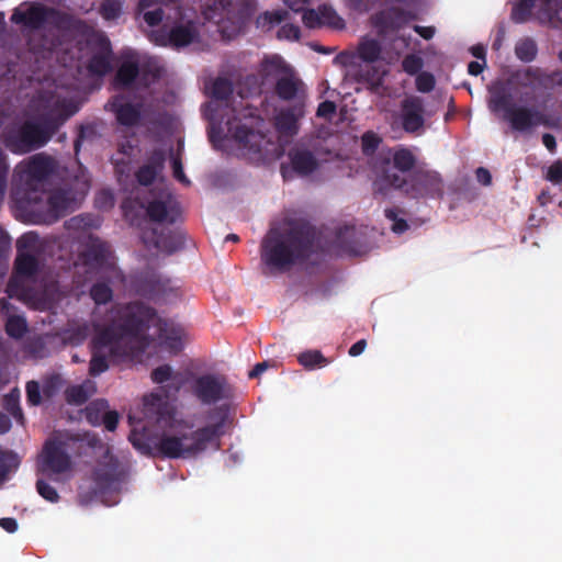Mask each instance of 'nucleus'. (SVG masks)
<instances>
[{
	"mask_svg": "<svg viewBox=\"0 0 562 562\" xmlns=\"http://www.w3.org/2000/svg\"><path fill=\"white\" fill-rule=\"evenodd\" d=\"M156 317L155 308L143 302H130L120 307L92 339L90 374L99 375L108 370V353L119 359L143 355L150 345L147 331Z\"/></svg>",
	"mask_w": 562,
	"mask_h": 562,
	"instance_id": "nucleus-1",
	"label": "nucleus"
},
{
	"mask_svg": "<svg viewBox=\"0 0 562 562\" xmlns=\"http://www.w3.org/2000/svg\"><path fill=\"white\" fill-rule=\"evenodd\" d=\"M316 228L302 217H286L271 227L260 245L261 262L270 273H282L303 263L316 251Z\"/></svg>",
	"mask_w": 562,
	"mask_h": 562,
	"instance_id": "nucleus-2",
	"label": "nucleus"
},
{
	"mask_svg": "<svg viewBox=\"0 0 562 562\" xmlns=\"http://www.w3.org/2000/svg\"><path fill=\"white\" fill-rule=\"evenodd\" d=\"M72 454L86 457L89 463L95 461L98 464L93 471V483L91 499H100L109 504L108 496L117 494L124 479V471L121 469L117 459L111 453L110 447L104 443L97 434L83 432L72 434Z\"/></svg>",
	"mask_w": 562,
	"mask_h": 562,
	"instance_id": "nucleus-3",
	"label": "nucleus"
},
{
	"mask_svg": "<svg viewBox=\"0 0 562 562\" xmlns=\"http://www.w3.org/2000/svg\"><path fill=\"white\" fill-rule=\"evenodd\" d=\"M36 492L47 502L57 503L59 495L50 482L61 483L70 474V431L56 430L46 440L37 459Z\"/></svg>",
	"mask_w": 562,
	"mask_h": 562,
	"instance_id": "nucleus-4",
	"label": "nucleus"
},
{
	"mask_svg": "<svg viewBox=\"0 0 562 562\" xmlns=\"http://www.w3.org/2000/svg\"><path fill=\"white\" fill-rule=\"evenodd\" d=\"M70 117V101L63 100L42 114L38 122L26 121L5 136V146L15 154H25L43 147Z\"/></svg>",
	"mask_w": 562,
	"mask_h": 562,
	"instance_id": "nucleus-5",
	"label": "nucleus"
},
{
	"mask_svg": "<svg viewBox=\"0 0 562 562\" xmlns=\"http://www.w3.org/2000/svg\"><path fill=\"white\" fill-rule=\"evenodd\" d=\"M57 170V162L45 154L32 156L18 171V182L14 184L11 196L16 206L27 203L41 192L46 191L50 178Z\"/></svg>",
	"mask_w": 562,
	"mask_h": 562,
	"instance_id": "nucleus-6",
	"label": "nucleus"
},
{
	"mask_svg": "<svg viewBox=\"0 0 562 562\" xmlns=\"http://www.w3.org/2000/svg\"><path fill=\"white\" fill-rule=\"evenodd\" d=\"M490 109L493 112L503 110L504 119L509 123L510 127L517 132H529L538 125L546 127H555L557 123L535 108L516 105L510 101L509 95L499 93L494 95L490 101Z\"/></svg>",
	"mask_w": 562,
	"mask_h": 562,
	"instance_id": "nucleus-7",
	"label": "nucleus"
},
{
	"mask_svg": "<svg viewBox=\"0 0 562 562\" xmlns=\"http://www.w3.org/2000/svg\"><path fill=\"white\" fill-rule=\"evenodd\" d=\"M45 192H41L34 199L27 200V206L20 204L23 211L35 224H52L58 221L70 205V195L67 190H54L44 200Z\"/></svg>",
	"mask_w": 562,
	"mask_h": 562,
	"instance_id": "nucleus-8",
	"label": "nucleus"
},
{
	"mask_svg": "<svg viewBox=\"0 0 562 562\" xmlns=\"http://www.w3.org/2000/svg\"><path fill=\"white\" fill-rule=\"evenodd\" d=\"M52 256L60 261L44 283V294L49 303H57L70 292V248L67 240H55L52 246Z\"/></svg>",
	"mask_w": 562,
	"mask_h": 562,
	"instance_id": "nucleus-9",
	"label": "nucleus"
},
{
	"mask_svg": "<svg viewBox=\"0 0 562 562\" xmlns=\"http://www.w3.org/2000/svg\"><path fill=\"white\" fill-rule=\"evenodd\" d=\"M80 266L88 274L113 270L114 261L110 244L90 235L82 245L78 261L72 262V269H78Z\"/></svg>",
	"mask_w": 562,
	"mask_h": 562,
	"instance_id": "nucleus-10",
	"label": "nucleus"
},
{
	"mask_svg": "<svg viewBox=\"0 0 562 562\" xmlns=\"http://www.w3.org/2000/svg\"><path fill=\"white\" fill-rule=\"evenodd\" d=\"M200 35L199 23L194 16L187 13H179V20L169 29H159L151 33V41L159 46H172L176 48L186 47L195 41Z\"/></svg>",
	"mask_w": 562,
	"mask_h": 562,
	"instance_id": "nucleus-11",
	"label": "nucleus"
},
{
	"mask_svg": "<svg viewBox=\"0 0 562 562\" xmlns=\"http://www.w3.org/2000/svg\"><path fill=\"white\" fill-rule=\"evenodd\" d=\"M207 419L213 420V424L198 428L190 434H181V443L183 448L192 446L196 442L199 436L204 438L202 441L203 447L201 453L204 452L210 445L220 446V438L225 434V425L228 422V408L225 405L216 406L207 412Z\"/></svg>",
	"mask_w": 562,
	"mask_h": 562,
	"instance_id": "nucleus-12",
	"label": "nucleus"
},
{
	"mask_svg": "<svg viewBox=\"0 0 562 562\" xmlns=\"http://www.w3.org/2000/svg\"><path fill=\"white\" fill-rule=\"evenodd\" d=\"M192 394L206 405L215 404L233 396V389L224 375L205 373L196 376L191 385Z\"/></svg>",
	"mask_w": 562,
	"mask_h": 562,
	"instance_id": "nucleus-13",
	"label": "nucleus"
},
{
	"mask_svg": "<svg viewBox=\"0 0 562 562\" xmlns=\"http://www.w3.org/2000/svg\"><path fill=\"white\" fill-rule=\"evenodd\" d=\"M86 46L89 58L86 69L91 78H102L111 71L112 47L104 34L93 33L87 37Z\"/></svg>",
	"mask_w": 562,
	"mask_h": 562,
	"instance_id": "nucleus-14",
	"label": "nucleus"
},
{
	"mask_svg": "<svg viewBox=\"0 0 562 562\" xmlns=\"http://www.w3.org/2000/svg\"><path fill=\"white\" fill-rule=\"evenodd\" d=\"M109 106L114 113L116 122L125 127H136L148 123H157L148 117V109L142 102H132L124 95H114L109 101Z\"/></svg>",
	"mask_w": 562,
	"mask_h": 562,
	"instance_id": "nucleus-15",
	"label": "nucleus"
},
{
	"mask_svg": "<svg viewBox=\"0 0 562 562\" xmlns=\"http://www.w3.org/2000/svg\"><path fill=\"white\" fill-rule=\"evenodd\" d=\"M394 124H397L407 134L419 135L425 126L424 100L417 95L403 99L398 113L394 115Z\"/></svg>",
	"mask_w": 562,
	"mask_h": 562,
	"instance_id": "nucleus-16",
	"label": "nucleus"
},
{
	"mask_svg": "<svg viewBox=\"0 0 562 562\" xmlns=\"http://www.w3.org/2000/svg\"><path fill=\"white\" fill-rule=\"evenodd\" d=\"M443 194V182L434 170L418 169L409 173L407 198H437Z\"/></svg>",
	"mask_w": 562,
	"mask_h": 562,
	"instance_id": "nucleus-17",
	"label": "nucleus"
},
{
	"mask_svg": "<svg viewBox=\"0 0 562 562\" xmlns=\"http://www.w3.org/2000/svg\"><path fill=\"white\" fill-rule=\"evenodd\" d=\"M180 390L179 384H168L160 387V392L150 393L143 398L144 412L148 417H154L157 423L168 422L172 418L170 397H176Z\"/></svg>",
	"mask_w": 562,
	"mask_h": 562,
	"instance_id": "nucleus-18",
	"label": "nucleus"
},
{
	"mask_svg": "<svg viewBox=\"0 0 562 562\" xmlns=\"http://www.w3.org/2000/svg\"><path fill=\"white\" fill-rule=\"evenodd\" d=\"M415 14L398 7H390L380 10L371 15V25L376 30L380 37L398 32Z\"/></svg>",
	"mask_w": 562,
	"mask_h": 562,
	"instance_id": "nucleus-19",
	"label": "nucleus"
},
{
	"mask_svg": "<svg viewBox=\"0 0 562 562\" xmlns=\"http://www.w3.org/2000/svg\"><path fill=\"white\" fill-rule=\"evenodd\" d=\"M36 236L32 233L24 234L18 240L19 252L14 261V274L9 281V289L18 283L20 279H32L38 271V260L35 255L22 251L21 248L30 247L35 243Z\"/></svg>",
	"mask_w": 562,
	"mask_h": 562,
	"instance_id": "nucleus-20",
	"label": "nucleus"
},
{
	"mask_svg": "<svg viewBox=\"0 0 562 562\" xmlns=\"http://www.w3.org/2000/svg\"><path fill=\"white\" fill-rule=\"evenodd\" d=\"M80 418H85L92 426L103 425L106 430L114 431L117 427L120 415L116 411L109 409V403L104 398L90 402L79 411Z\"/></svg>",
	"mask_w": 562,
	"mask_h": 562,
	"instance_id": "nucleus-21",
	"label": "nucleus"
},
{
	"mask_svg": "<svg viewBox=\"0 0 562 562\" xmlns=\"http://www.w3.org/2000/svg\"><path fill=\"white\" fill-rule=\"evenodd\" d=\"M196 442L186 449L182 446L180 436L162 435L156 441L157 456L169 459L191 458L201 453L202 441L204 438H196Z\"/></svg>",
	"mask_w": 562,
	"mask_h": 562,
	"instance_id": "nucleus-22",
	"label": "nucleus"
},
{
	"mask_svg": "<svg viewBox=\"0 0 562 562\" xmlns=\"http://www.w3.org/2000/svg\"><path fill=\"white\" fill-rule=\"evenodd\" d=\"M401 172L394 167H385L373 182V191L375 194L387 196L392 190H397L407 196L409 188V175Z\"/></svg>",
	"mask_w": 562,
	"mask_h": 562,
	"instance_id": "nucleus-23",
	"label": "nucleus"
},
{
	"mask_svg": "<svg viewBox=\"0 0 562 562\" xmlns=\"http://www.w3.org/2000/svg\"><path fill=\"white\" fill-rule=\"evenodd\" d=\"M47 13L48 7L25 2L13 11L11 21L31 30H42L45 27Z\"/></svg>",
	"mask_w": 562,
	"mask_h": 562,
	"instance_id": "nucleus-24",
	"label": "nucleus"
},
{
	"mask_svg": "<svg viewBox=\"0 0 562 562\" xmlns=\"http://www.w3.org/2000/svg\"><path fill=\"white\" fill-rule=\"evenodd\" d=\"M334 243L341 254L360 255L366 250L364 236L355 225L338 227Z\"/></svg>",
	"mask_w": 562,
	"mask_h": 562,
	"instance_id": "nucleus-25",
	"label": "nucleus"
},
{
	"mask_svg": "<svg viewBox=\"0 0 562 562\" xmlns=\"http://www.w3.org/2000/svg\"><path fill=\"white\" fill-rule=\"evenodd\" d=\"M228 133L244 148L254 154H260L266 143V136L259 131L247 127L244 124H235L233 121L227 122Z\"/></svg>",
	"mask_w": 562,
	"mask_h": 562,
	"instance_id": "nucleus-26",
	"label": "nucleus"
},
{
	"mask_svg": "<svg viewBox=\"0 0 562 562\" xmlns=\"http://www.w3.org/2000/svg\"><path fill=\"white\" fill-rule=\"evenodd\" d=\"M146 214L151 222L175 224L181 215V210L171 199L153 200L146 206Z\"/></svg>",
	"mask_w": 562,
	"mask_h": 562,
	"instance_id": "nucleus-27",
	"label": "nucleus"
},
{
	"mask_svg": "<svg viewBox=\"0 0 562 562\" xmlns=\"http://www.w3.org/2000/svg\"><path fill=\"white\" fill-rule=\"evenodd\" d=\"M226 4V21L237 26H245L257 9V0H221Z\"/></svg>",
	"mask_w": 562,
	"mask_h": 562,
	"instance_id": "nucleus-28",
	"label": "nucleus"
},
{
	"mask_svg": "<svg viewBox=\"0 0 562 562\" xmlns=\"http://www.w3.org/2000/svg\"><path fill=\"white\" fill-rule=\"evenodd\" d=\"M166 161V154L164 149H154L147 162L140 166L135 172V178L140 186H150L156 180L157 176L164 170Z\"/></svg>",
	"mask_w": 562,
	"mask_h": 562,
	"instance_id": "nucleus-29",
	"label": "nucleus"
},
{
	"mask_svg": "<svg viewBox=\"0 0 562 562\" xmlns=\"http://www.w3.org/2000/svg\"><path fill=\"white\" fill-rule=\"evenodd\" d=\"M157 327L160 345L172 353L180 352L183 348V329L167 319H158Z\"/></svg>",
	"mask_w": 562,
	"mask_h": 562,
	"instance_id": "nucleus-30",
	"label": "nucleus"
},
{
	"mask_svg": "<svg viewBox=\"0 0 562 562\" xmlns=\"http://www.w3.org/2000/svg\"><path fill=\"white\" fill-rule=\"evenodd\" d=\"M288 156L293 171L300 176H308L318 168L315 155L306 148L294 147L290 149Z\"/></svg>",
	"mask_w": 562,
	"mask_h": 562,
	"instance_id": "nucleus-31",
	"label": "nucleus"
},
{
	"mask_svg": "<svg viewBox=\"0 0 562 562\" xmlns=\"http://www.w3.org/2000/svg\"><path fill=\"white\" fill-rule=\"evenodd\" d=\"M290 71V67L279 55L266 56L259 66V75L266 85L277 82L281 76Z\"/></svg>",
	"mask_w": 562,
	"mask_h": 562,
	"instance_id": "nucleus-32",
	"label": "nucleus"
},
{
	"mask_svg": "<svg viewBox=\"0 0 562 562\" xmlns=\"http://www.w3.org/2000/svg\"><path fill=\"white\" fill-rule=\"evenodd\" d=\"M139 75V64L134 57L124 58L119 66L114 80L122 88L131 87Z\"/></svg>",
	"mask_w": 562,
	"mask_h": 562,
	"instance_id": "nucleus-33",
	"label": "nucleus"
},
{
	"mask_svg": "<svg viewBox=\"0 0 562 562\" xmlns=\"http://www.w3.org/2000/svg\"><path fill=\"white\" fill-rule=\"evenodd\" d=\"M417 158L413 150L405 146H397L392 150V167L401 172L412 173Z\"/></svg>",
	"mask_w": 562,
	"mask_h": 562,
	"instance_id": "nucleus-34",
	"label": "nucleus"
},
{
	"mask_svg": "<svg viewBox=\"0 0 562 562\" xmlns=\"http://www.w3.org/2000/svg\"><path fill=\"white\" fill-rule=\"evenodd\" d=\"M539 2V10L537 12V19L540 21V13L544 8V0H519L512 10L510 18L515 23L527 22L532 14L533 8Z\"/></svg>",
	"mask_w": 562,
	"mask_h": 562,
	"instance_id": "nucleus-35",
	"label": "nucleus"
},
{
	"mask_svg": "<svg viewBox=\"0 0 562 562\" xmlns=\"http://www.w3.org/2000/svg\"><path fill=\"white\" fill-rule=\"evenodd\" d=\"M540 22L548 23L553 27L562 26V0H544Z\"/></svg>",
	"mask_w": 562,
	"mask_h": 562,
	"instance_id": "nucleus-36",
	"label": "nucleus"
},
{
	"mask_svg": "<svg viewBox=\"0 0 562 562\" xmlns=\"http://www.w3.org/2000/svg\"><path fill=\"white\" fill-rule=\"evenodd\" d=\"M297 120L294 109L281 111L276 116V127L280 133L293 136L299 130Z\"/></svg>",
	"mask_w": 562,
	"mask_h": 562,
	"instance_id": "nucleus-37",
	"label": "nucleus"
},
{
	"mask_svg": "<svg viewBox=\"0 0 562 562\" xmlns=\"http://www.w3.org/2000/svg\"><path fill=\"white\" fill-rule=\"evenodd\" d=\"M48 31L63 33L70 30V14L54 8H48L45 27Z\"/></svg>",
	"mask_w": 562,
	"mask_h": 562,
	"instance_id": "nucleus-38",
	"label": "nucleus"
},
{
	"mask_svg": "<svg viewBox=\"0 0 562 562\" xmlns=\"http://www.w3.org/2000/svg\"><path fill=\"white\" fill-rule=\"evenodd\" d=\"M522 86L550 88V72H546L540 67H528L525 69Z\"/></svg>",
	"mask_w": 562,
	"mask_h": 562,
	"instance_id": "nucleus-39",
	"label": "nucleus"
},
{
	"mask_svg": "<svg viewBox=\"0 0 562 562\" xmlns=\"http://www.w3.org/2000/svg\"><path fill=\"white\" fill-rule=\"evenodd\" d=\"M276 93L282 100H292L295 98L297 93V81L291 71L277 80Z\"/></svg>",
	"mask_w": 562,
	"mask_h": 562,
	"instance_id": "nucleus-40",
	"label": "nucleus"
},
{
	"mask_svg": "<svg viewBox=\"0 0 562 562\" xmlns=\"http://www.w3.org/2000/svg\"><path fill=\"white\" fill-rule=\"evenodd\" d=\"M288 18L285 10L265 11L256 19V27L268 32Z\"/></svg>",
	"mask_w": 562,
	"mask_h": 562,
	"instance_id": "nucleus-41",
	"label": "nucleus"
},
{
	"mask_svg": "<svg viewBox=\"0 0 562 562\" xmlns=\"http://www.w3.org/2000/svg\"><path fill=\"white\" fill-rule=\"evenodd\" d=\"M381 53V44L374 38H364L358 45V56L363 61L374 63L380 58Z\"/></svg>",
	"mask_w": 562,
	"mask_h": 562,
	"instance_id": "nucleus-42",
	"label": "nucleus"
},
{
	"mask_svg": "<svg viewBox=\"0 0 562 562\" xmlns=\"http://www.w3.org/2000/svg\"><path fill=\"white\" fill-rule=\"evenodd\" d=\"M155 248L172 254L183 246V236L180 233L157 235L154 243Z\"/></svg>",
	"mask_w": 562,
	"mask_h": 562,
	"instance_id": "nucleus-43",
	"label": "nucleus"
},
{
	"mask_svg": "<svg viewBox=\"0 0 562 562\" xmlns=\"http://www.w3.org/2000/svg\"><path fill=\"white\" fill-rule=\"evenodd\" d=\"M538 46L533 38L525 37L515 45V55L522 63H531L536 59Z\"/></svg>",
	"mask_w": 562,
	"mask_h": 562,
	"instance_id": "nucleus-44",
	"label": "nucleus"
},
{
	"mask_svg": "<svg viewBox=\"0 0 562 562\" xmlns=\"http://www.w3.org/2000/svg\"><path fill=\"white\" fill-rule=\"evenodd\" d=\"M89 295L95 305H105L113 300V290L105 281H97L89 290Z\"/></svg>",
	"mask_w": 562,
	"mask_h": 562,
	"instance_id": "nucleus-45",
	"label": "nucleus"
},
{
	"mask_svg": "<svg viewBox=\"0 0 562 562\" xmlns=\"http://www.w3.org/2000/svg\"><path fill=\"white\" fill-rule=\"evenodd\" d=\"M123 0H103L99 7V14L105 21H115L123 13Z\"/></svg>",
	"mask_w": 562,
	"mask_h": 562,
	"instance_id": "nucleus-46",
	"label": "nucleus"
},
{
	"mask_svg": "<svg viewBox=\"0 0 562 562\" xmlns=\"http://www.w3.org/2000/svg\"><path fill=\"white\" fill-rule=\"evenodd\" d=\"M220 2L213 0L203 8L202 14L206 21L217 24L226 21V4Z\"/></svg>",
	"mask_w": 562,
	"mask_h": 562,
	"instance_id": "nucleus-47",
	"label": "nucleus"
},
{
	"mask_svg": "<svg viewBox=\"0 0 562 562\" xmlns=\"http://www.w3.org/2000/svg\"><path fill=\"white\" fill-rule=\"evenodd\" d=\"M210 93L215 101H228L233 94V85L228 79L218 77L213 81Z\"/></svg>",
	"mask_w": 562,
	"mask_h": 562,
	"instance_id": "nucleus-48",
	"label": "nucleus"
},
{
	"mask_svg": "<svg viewBox=\"0 0 562 562\" xmlns=\"http://www.w3.org/2000/svg\"><path fill=\"white\" fill-rule=\"evenodd\" d=\"M297 361L307 370L324 367L327 363L326 358L318 350H307L299 355Z\"/></svg>",
	"mask_w": 562,
	"mask_h": 562,
	"instance_id": "nucleus-49",
	"label": "nucleus"
},
{
	"mask_svg": "<svg viewBox=\"0 0 562 562\" xmlns=\"http://www.w3.org/2000/svg\"><path fill=\"white\" fill-rule=\"evenodd\" d=\"M27 330L26 319L20 315H10L5 321V333L15 339L22 338Z\"/></svg>",
	"mask_w": 562,
	"mask_h": 562,
	"instance_id": "nucleus-50",
	"label": "nucleus"
},
{
	"mask_svg": "<svg viewBox=\"0 0 562 562\" xmlns=\"http://www.w3.org/2000/svg\"><path fill=\"white\" fill-rule=\"evenodd\" d=\"M95 392V385L86 381L79 385H72V405H81Z\"/></svg>",
	"mask_w": 562,
	"mask_h": 562,
	"instance_id": "nucleus-51",
	"label": "nucleus"
},
{
	"mask_svg": "<svg viewBox=\"0 0 562 562\" xmlns=\"http://www.w3.org/2000/svg\"><path fill=\"white\" fill-rule=\"evenodd\" d=\"M134 448L140 451L145 456L155 457L156 452V441L146 438L144 435L133 434L130 438Z\"/></svg>",
	"mask_w": 562,
	"mask_h": 562,
	"instance_id": "nucleus-52",
	"label": "nucleus"
},
{
	"mask_svg": "<svg viewBox=\"0 0 562 562\" xmlns=\"http://www.w3.org/2000/svg\"><path fill=\"white\" fill-rule=\"evenodd\" d=\"M382 143L381 136L373 131H367L361 136V149L364 156H372Z\"/></svg>",
	"mask_w": 562,
	"mask_h": 562,
	"instance_id": "nucleus-53",
	"label": "nucleus"
},
{
	"mask_svg": "<svg viewBox=\"0 0 562 562\" xmlns=\"http://www.w3.org/2000/svg\"><path fill=\"white\" fill-rule=\"evenodd\" d=\"M318 13L321 15L322 25L326 24L334 27L342 26V19L330 5L321 4L318 7Z\"/></svg>",
	"mask_w": 562,
	"mask_h": 562,
	"instance_id": "nucleus-54",
	"label": "nucleus"
},
{
	"mask_svg": "<svg viewBox=\"0 0 562 562\" xmlns=\"http://www.w3.org/2000/svg\"><path fill=\"white\" fill-rule=\"evenodd\" d=\"M101 217L93 214H80L72 216V229L77 228H99L101 226Z\"/></svg>",
	"mask_w": 562,
	"mask_h": 562,
	"instance_id": "nucleus-55",
	"label": "nucleus"
},
{
	"mask_svg": "<svg viewBox=\"0 0 562 562\" xmlns=\"http://www.w3.org/2000/svg\"><path fill=\"white\" fill-rule=\"evenodd\" d=\"M64 386V380L59 374H52L44 380L42 392L47 398L55 396Z\"/></svg>",
	"mask_w": 562,
	"mask_h": 562,
	"instance_id": "nucleus-56",
	"label": "nucleus"
},
{
	"mask_svg": "<svg viewBox=\"0 0 562 562\" xmlns=\"http://www.w3.org/2000/svg\"><path fill=\"white\" fill-rule=\"evenodd\" d=\"M423 66V58L416 54H408L402 60V69L411 76L418 75Z\"/></svg>",
	"mask_w": 562,
	"mask_h": 562,
	"instance_id": "nucleus-57",
	"label": "nucleus"
},
{
	"mask_svg": "<svg viewBox=\"0 0 562 562\" xmlns=\"http://www.w3.org/2000/svg\"><path fill=\"white\" fill-rule=\"evenodd\" d=\"M18 467L16 456L13 452L0 453V481L4 480L12 468Z\"/></svg>",
	"mask_w": 562,
	"mask_h": 562,
	"instance_id": "nucleus-58",
	"label": "nucleus"
},
{
	"mask_svg": "<svg viewBox=\"0 0 562 562\" xmlns=\"http://www.w3.org/2000/svg\"><path fill=\"white\" fill-rule=\"evenodd\" d=\"M385 217L393 222L392 224V231L396 234H403L408 229V224L404 218H400L397 216V210L396 209H385L384 211Z\"/></svg>",
	"mask_w": 562,
	"mask_h": 562,
	"instance_id": "nucleus-59",
	"label": "nucleus"
},
{
	"mask_svg": "<svg viewBox=\"0 0 562 562\" xmlns=\"http://www.w3.org/2000/svg\"><path fill=\"white\" fill-rule=\"evenodd\" d=\"M97 137V131L93 125H81L79 127L77 139L74 143V149L76 154L79 151L81 144L85 140H92Z\"/></svg>",
	"mask_w": 562,
	"mask_h": 562,
	"instance_id": "nucleus-60",
	"label": "nucleus"
},
{
	"mask_svg": "<svg viewBox=\"0 0 562 562\" xmlns=\"http://www.w3.org/2000/svg\"><path fill=\"white\" fill-rule=\"evenodd\" d=\"M415 83L419 92L427 93L435 88L436 80L432 74L424 71L417 75Z\"/></svg>",
	"mask_w": 562,
	"mask_h": 562,
	"instance_id": "nucleus-61",
	"label": "nucleus"
},
{
	"mask_svg": "<svg viewBox=\"0 0 562 562\" xmlns=\"http://www.w3.org/2000/svg\"><path fill=\"white\" fill-rule=\"evenodd\" d=\"M26 401L32 406H37L42 402L41 386L37 381H29L25 386Z\"/></svg>",
	"mask_w": 562,
	"mask_h": 562,
	"instance_id": "nucleus-62",
	"label": "nucleus"
},
{
	"mask_svg": "<svg viewBox=\"0 0 562 562\" xmlns=\"http://www.w3.org/2000/svg\"><path fill=\"white\" fill-rule=\"evenodd\" d=\"M5 409L15 418L18 422L22 423L24 419L23 412L19 405L18 397L12 394L7 395L4 400Z\"/></svg>",
	"mask_w": 562,
	"mask_h": 562,
	"instance_id": "nucleus-63",
	"label": "nucleus"
},
{
	"mask_svg": "<svg viewBox=\"0 0 562 562\" xmlns=\"http://www.w3.org/2000/svg\"><path fill=\"white\" fill-rule=\"evenodd\" d=\"M302 14V21L308 29H317L322 26L321 15L318 9H304Z\"/></svg>",
	"mask_w": 562,
	"mask_h": 562,
	"instance_id": "nucleus-64",
	"label": "nucleus"
}]
</instances>
